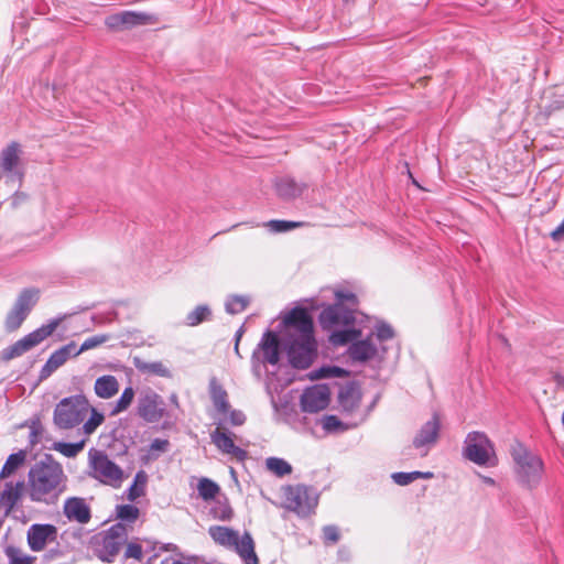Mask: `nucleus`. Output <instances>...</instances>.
I'll list each match as a JSON object with an SVG mask.
<instances>
[{
  "label": "nucleus",
  "instance_id": "obj_1",
  "mask_svg": "<svg viewBox=\"0 0 564 564\" xmlns=\"http://www.w3.org/2000/svg\"><path fill=\"white\" fill-rule=\"evenodd\" d=\"M66 479L62 465L51 454L44 455L28 473L30 499L34 502L54 503L65 490Z\"/></svg>",
  "mask_w": 564,
  "mask_h": 564
},
{
  "label": "nucleus",
  "instance_id": "obj_2",
  "mask_svg": "<svg viewBox=\"0 0 564 564\" xmlns=\"http://www.w3.org/2000/svg\"><path fill=\"white\" fill-rule=\"evenodd\" d=\"M510 455L518 482L528 489L536 488L544 473L542 458L518 440L511 444Z\"/></svg>",
  "mask_w": 564,
  "mask_h": 564
},
{
  "label": "nucleus",
  "instance_id": "obj_3",
  "mask_svg": "<svg viewBox=\"0 0 564 564\" xmlns=\"http://www.w3.org/2000/svg\"><path fill=\"white\" fill-rule=\"evenodd\" d=\"M210 538L219 545L232 549L245 564H259L254 552V542L249 532L239 536L238 532L228 527L212 525L208 529Z\"/></svg>",
  "mask_w": 564,
  "mask_h": 564
},
{
  "label": "nucleus",
  "instance_id": "obj_4",
  "mask_svg": "<svg viewBox=\"0 0 564 564\" xmlns=\"http://www.w3.org/2000/svg\"><path fill=\"white\" fill-rule=\"evenodd\" d=\"M282 345L289 364L294 369L305 370L310 368L317 357V341L314 334L283 336Z\"/></svg>",
  "mask_w": 564,
  "mask_h": 564
},
{
  "label": "nucleus",
  "instance_id": "obj_5",
  "mask_svg": "<svg viewBox=\"0 0 564 564\" xmlns=\"http://www.w3.org/2000/svg\"><path fill=\"white\" fill-rule=\"evenodd\" d=\"M360 336V329L349 327L330 333L329 341L334 346H344L350 343L351 345L348 349L350 358L355 361L366 362L376 357L378 349L371 340L372 335L365 339H358Z\"/></svg>",
  "mask_w": 564,
  "mask_h": 564
},
{
  "label": "nucleus",
  "instance_id": "obj_6",
  "mask_svg": "<svg viewBox=\"0 0 564 564\" xmlns=\"http://www.w3.org/2000/svg\"><path fill=\"white\" fill-rule=\"evenodd\" d=\"M89 411V401L84 394L62 399L55 406L53 422L61 430H70L84 422Z\"/></svg>",
  "mask_w": 564,
  "mask_h": 564
},
{
  "label": "nucleus",
  "instance_id": "obj_7",
  "mask_svg": "<svg viewBox=\"0 0 564 564\" xmlns=\"http://www.w3.org/2000/svg\"><path fill=\"white\" fill-rule=\"evenodd\" d=\"M463 456L479 466H495L497 456L494 443L484 432H469L465 438Z\"/></svg>",
  "mask_w": 564,
  "mask_h": 564
},
{
  "label": "nucleus",
  "instance_id": "obj_8",
  "mask_svg": "<svg viewBox=\"0 0 564 564\" xmlns=\"http://www.w3.org/2000/svg\"><path fill=\"white\" fill-rule=\"evenodd\" d=\"M59 322L61 319L58 318L51 319L47 324L42 325L41 327L29 333L14 344L4 348L1 352V359L3 361H9L31 350L33 347H35L36 345L45 340L48 336H51L57 328Z\"/></svg>",
  "mask_w": 564,
  "mask_h": 564
},
{
  "label": "nucleus",
  "instance_id": "obj_9",
  "mask_svg": "<svg viewBox=\"0 0 564 564\" xmlns=\"http://www.w3.org/2000/svg\"><path fill=\"white\" fill-rule=\"evenodd\" d=\"M89 465L93 468L94 478L106 485L118 487L122 480V469L101 451H89Z\"/></svg>",
  "mask_w": 564,
  "mask_h": 564
},
{
  "label": "nucleus",
  "instance_id": "obj_10",
  "mask_svg": "<svg viewBox=\"0 0 564 564\" xmlns=\"http://www.w3.org/2000/svg\"><path fill=\"white\" fill-rule=\"evenodd\" d=\"M284 496L288 509L301 517L311 514L317 506V498L305 485L288 486Z\"/></svg>",
  "mask_w": 564,
  "mask_h": 564
},
{
  "label": "nucleus",
  "instance_id": "obj_11",
  "mask_svg": "<svg viewBox=\"0 0 564 564\" xmlns=\"http://www.w3.org/2000/svg\"><path fill=\"white\" fill-rule=\"evenodd\" d=\"M137 414L148 423L159 422L165 414L163 398L148 388L138 397Z\"/></svg>",
  "mask_w": 564,
  "mask_h": 564
},
{
  "label": "nucleus",
  "instance_id": "obj_12",
  "mask_svg": "<svg viewBox=\"0 0 564 564\" xmlns=\"http://www.w3.org/2000/svg\"><path fill=\"white\" fill-rule=\"evenodd\" d=\"M355 313L341 303L329 304L324 307L318 316L319 324L325 330H336V327L352 326L355 323Z\"/></svg>",
  "mask_w": 564,
  "mask_h": 564
},
{
  "label": "nucleus",
  "instance_id": "obj_13",
  "mask_svg": "<svg viewBox=\"0 0 564 564\" xmlns=\"http://www.w3.org/2000/svg\"><path fill=\"white\" fill-rule=\"evenodd\" d=\"M284 336L314 334V323L308 311L302 306L292 308L283 318Z\"/></svg>",
  "mask_w": 564,
  "mask_h": 564
},
{
  "label": "nucleus",
  "instance_id": "obj_14",
  "mask_svg": "<svg viewBox=\"0 0 564 564\" xmlns=\"http://www.w3.org/2000/svg\"><path fill=\"white\" fill-rule=\"evenodd\" d=\"M128 531L124 524L118 522L111 525L102 538L101 552L105 554L102 560L111 562L119 554L122 545L127 542Z\"/></svg>",
  "mask_w": 564,
  "mask_h": 564
},
{
  "label": "nucleus",
  "instance_id": "obj_15",
  "mask_svg": "<svg viewBox=\"0 0 564 564\" xmlns=\"http://www.w3.org/2000/svg\"><path fill=\"white\" fill-rule=\"evenodd\" d=\"M441 433V420L438 414L434 413L432 417L425 422L413 438V447L423 449L422 456L427 455L430 448L434 446Z\"/></svg>",
  "mask_w": 564,
  "mask_h": 564
},
{
  "label": "nucleus",
  "instance_id": "obj_16",
  "mask_svg": "<svg viewBox=\"0 0 564 564\" xmlns=\"http://www.w3.org/2000/svg\"><path fill=\"white\" fill-rule=\"evenodd\" d=\"M21 145L17 141L10 142L0 152V170L3 174L15 176L21 182L24 172L20 169L21 164Z\"/></svg>",
  "mask_w": 564,
  "mask_h": 564
},
{
  "label": "nucleus",
  "instance_id": "obj_17",
  "mask_svg": "<svg viewBox=\"0 0 564 564\" xmlns=\"http://www.w3.org/2000/svg\"><path fill=\"white\" fill-rule=\"evenodd\" d=\"M57 539V528L50 523H34L26 532L29 547L33 552H41L46 544Z\"/></svg>",
  "mask_w": 564,
  "mask_h": 564
},
{
  "label": "nucleus",
  "instance_id": "obj_18",
  "mask_svg": "<svg viewBox=\"0 0 564 564\" xmlns=\"http://www.w3.org/2000/svg\"><path fill=\"white\" fill-rule=\"evenodd\" d=\"M329 404V390L325 386L306 389L301 395V409L304 412L317 413Z\"/></svg>",
  "mask_w": 564,
  "mask_h": 564
},
{
  "label": "nucleus",
  "instance_id": "obj_19",
  "mask_svg": "<svg viewBox=\"0 0 564 564\" xmlns=\"http://www.w3.org/2000/svg\"><path fill=\"white\" fill-rule=\"evenodd\" d=\"M231 432L221 431L217 427L210 433L212 443L224 454L236 457L239 462H243L248 457L246 449L235 445Z\"/></svg>",
  "mask_w": 564,
  "mask_h": 564
},
{
  "label": "nucleus",
  "instance_id": "obj_20",
  "mask_svg": "<svg viewBox=\"0 0 564 564\" xmlns=\"http://www.w3.org/2000/svg\"><path fill=\"white\" fill-rule=\"evenodd\" d=\"M70 357H77L75 355V341L64 345L50 356L40 371V380H45L51 377L52 373L62 367Z\"/></svg>",
  "mask_w": 564,
  "mask_h": 564
},
{
  "label": "nucleus",
  "instance_id": "obj_21",
  "mask_svg": "<svg viewBox=\"0 0 564 564\" xmlns=\"http://www.w3.org/2000/svg\"><path fill=\"white\" fill-rule=\"evenodd\" d=\"M63 513L69 521L86 524L90 521L91 511L84 498H67L63 506Z\"/></svg>",
  "mask_w": 564,
  "mask_h": 564
},
{
  "label": "nucleus",
  "instance_id": "obj_22",
  "mask_svg": "<svg viewBox=\"0 0 564 564\" xmlns=\"http://www.w3.org/2000/svg\"><path fill=\"white\" fill-rule=\"evenodd\" d=\"M24 486V481H18L15 484L8 481L4 484V489L0 494V511L3 512V518L9 517L21 500Z\"/></svg>",
  "mask_w": 564,
  "mask_h": 564
},
{
  "label": "nucleus",
  "instance_id": "obj_23",
  "mask_svg": "<svg viewBox=\"0 0 564 564\" xmlns=\"http://www.w3.org/2000/svg\"><path fill=\"white\" fill-rule=\"evenodd\" d=\"M280 339L272 330H267L258 345L263 352L264 364L276 365L280 360Z\"/></svg>",
  "mask_w": 564,
  "mask_h": 564
},
{
  "label": "nucleus",
  "instance_id": "obj_24",
  "mask_svg": "<svg viewBox=\"0 0 564 564\" xmlns=\"http://www.w3.org/2000/svg\"><path fill=\"white\" fill-rule=\"evenodd\" d=\"M147 19L148 17L144 13L123 11L108 17L106 24L111 29H128L134 25L144 24Z\"/></svg>",
  "mask_w": 564,
  "mask_h": 564
},
{
  "label": "nucleus",
  "instance_id": "obj_25",
  "mask_svg": "<svg viewBox=\"0 0 564 564\" xmlns=\"http://www.w3.org/2000/svg\"><path fill=\"white\" fill-rule=\"evenodd\" d=\"M306 188L304 183H297L290 176H282L275 181V191L283 199H294Z\"/></svg>",
  "mask_w": 564,
  "mask_h": 564
},
{
  "label": "nucleus",
  "instance_id": "obj_26",
  "mask_svg": "<svg viewBox=\"0 0 564 564\" xmlns=\"http://www.w3.org/2000/svg\"><path fill=\"white\" fill-rule=\"evenodd\" d=\"M338 401L344 411L352 412L359 406L361 401V392L354 382L347 383L340 388L338 393Z\"/></svg>",
  "mask_w": 564,
  "mask_h": 564
},
{
  "label": "nucleus",
  "instance_id": "obj_27",
  "mask_svg": "<svg viewBox=\"0 0 564 564\" xmlns=\"http://www.w3.org/2000/svg\"><path fill=\"white\" fill-rule=\"evenodd\" d=\"M209 394L216 410L221 414H227L230 408L228 393L216 378H212L209 381Z\"/></svg>",
  "mask_w": 564,
  "mask_h": 564
},
{
  "label": "nucleus",
  "instance_id": "obj_28",
  "mask_svg": "<svg viewBox=\"0 0 564 564\" xmlns=\"http://www.w3.org/2000/svg\"><path fill=\"white\" fill-rule=\"evenodd\" d=\"M94 390L99 398L110 399L118 393L119 382L115 376L105 375L97 378Z\"/></svg>",
  "mask_w": 564,
  "mask_h": 564
},
{
  "label": "nucleus",
  "instance_id": "obj_29",
  "mask_svg": "<svg viewBox=\"0 0 564 564\" xmlns=\"http://www.w3.org/2000/svg\"><path fill=\"white\" fill-rule=\"evenodd\" d=\"M40 300V290L36 288H26L23 289L14 305L26 315H29L32 308L36 305Z\"/></svg>",
  "mask_w": 564,
  "mask_h": 564
},
{
  "label": "nucleus",
  "instance_id": "obj_30",
  "mask_svg": "<svg viewBox=\"0 0 564 564\" xmlns=\"http://www.w3.org/2000/svg\"><path fill=\"white\" fill-rule=\"evenodd\" d=\"M134 367L142 373L154 375L162 378H171L172 373L162 361L147 362L135 357L133 359Z\"/></svg>",
  "mask_w": 564,
  "mask_h": 564
},
{
  "label": "nucleus",
  "instance_id": "obj_31",
  "mask_svg": "<svg viewBox=\"0 0 564 564\" xmlns=\"http://www.w3.org/2000/svg\"><path fill=\"white\" fill-rule=\"evenodd\" d=\"M26 456V449H20L17 453L10 454L1 468L0 478L4 479L14 474L25 463Z\"/></svg>",
  "mask_w": 564,
  "mask_h": 564
},
{
  "label": "nucleus",
  "instance_id": "obj_32",
  "mask_svg": "<svg viewBox=\"0 0 564 564\" xmlns=\"http://www.w3.org/2000/svg\"><path fill=\"white\" fill-rule=\"evenodd\" d=\"M433 477H434V474L432 471H419V470L410 471V473L398 471V473H393L391 475L392 480L399 486H406L420 478L431 479Z\"/></svg>",
  "mask_w": 564,
  "mask_h": 564
},
{
  "label": "nucleus",
  "instance_id": "obj_33",
  "mask_svg": "<svg viewBox=\"0 0 564 564\" xmlns=\"http://www.w3.org/2000/svg\"><path fill=\"white\" fill-rule=\"evenodd\" d=\"M86 441L82 440L76 443L55 442L53 449L59 452L62 455L72 458L77 456L84 448Z\"/></svg>",
  "mask_w": 564,
  "mask_h": 564
},
{
  "label": "nucleus",
  "instance_id": "obj_34",
  "mask_svg": "<svg viewBox=\"0 0 564 564\" xmlns=\"http://www.w3.org/2000/svg\"><path fill=\"white\" fill-rule=\"evenodd\" d=\"M212 316V311L208 305H198L186 316V324L188 326H197L200 323L208 321Z\"/></svg>",
  "mask_w": 564,
  "mask_h": 564
},
{
  "label": "nucleus",
  "instance_id": "obj_35",
  "mask_svg": "<svg viewBox=\"0 0 564 564\" xmlns=\"http://www.w3.org/2000/svg\"><path fill=\"white\" fill-rule=\"evenodd\" d=\"M349 376V371L338 366H324L315 370L311 376L312 379L322 378H345Z\"/></svg>",
  "mask_w": 564,
  "mask_h": 564
},
{
  "label": "nucleus",
  "instance_id": "obj_36",
  "mask_svg": "<svg viewBox=\"0 0 564 564\" xmlns=\"http://www.w3.org/2000/svg\"><path fill=\"white\" fill-rule=\"evenodd\" d=\"M219 489V486L208 478H202L197 485L198 495L205 501L214 499Z\"/></svg>",
  "mask_w": 564,
  "mask_h": 564
},
{
  "label": "nucleus",
  "instance_id": "obj_37",
  "mask_svg": "<svg viewBox=\"0 0 564 564\" xmlns=\"http://www.w3.org/2000/svg\"><path fill=\"white\" fill-rule=\"evenodd\" d=\"M26 317L28 315L24 312L20 311L15 305H13L4 321L6 329L8 332L17 330L18 328H20V326L22 325Z\"/></svg>",
  "mask_w": 564,
  "mask_h": 564
},
{
  "label": "nucleus",
  "instance_id": "obj_38",
  "mask_svg": "<svg viewBox=\"0 0 564 564\" xmlns=\"http://www.w3.org/2000/svg\"><path fill=\"white\" fill-rule=\"evenodd\" d=\"M267 468L278 477H283L292 471V466L279 457H269L265 460Z\"/></svg>",
  "mask_w": 564,
  "mask_h": 564
},
{
  "label": "nucleus",
  "instance_id": "obj_39",
  "mask_svg": "<svg viewBox=\"0 0 564 564\" xmlns=\"http://www.w3.org/2000/svg\"><path fill=\"white\" fill-rule=\"evenodd\" d=\"M147 479L148 476L143 470L135 475L133 484L128 489V499L130 501H134L144 495V486L147 484Z\"/></svg>",
  "mask_w": 564,
  "mask_h": 564
},
{
  "label": "nucleus",
  "instance_id": "obj_40",
  "mask_svg": "<svg viewBox=\"0 0 564 564\" xmlns=\"http://www.w3.org/2000/svg\"><path fill=\"white\" fill-rule=\"evenodd\" d=\"M134 398V390L132 387H127L120 398L117 400L115 406L111 410V415H117L123 411H126L132 403Z\"/></svg>",
  "mask_w": 564,
  "mask_h": 564
},
{
  "label": "nucleus",
  "instance_id": "obj_41",
  "mask_svg": "<svg viewBox=\"0 0 564 564\" xmlns=\"http://www.w3.org/2000/svg\"><path fill=\"white\" fill-rule=\"evenodd\" d=\"M170 442L167 440L163 438H155L150 444V447L148 449V454L144 456V460H155L160 457L162 453H165L169 451Z\"/></svg>",
  "mask_w": 564,
  "mask_h": 564
},
{
  "label": "nucleus",
  "instance_id": "obj_42",
  "mask_svg": "<svg viewBox=\"0 0 564 564\" xmlns=\"http://www.w3.org/2000/svg\"><path fill=\"white\" fill-rule=\"evenodd\" d=\"M249 304V299L242 295L229 296L226 301L225 308L229 314H239L243 312Z\"/></svg>",
  "mask_w": 564,
  "mask_h": 564
},
{
  "label": "nucleus",
  "instance_id": "obj_43",
  "mask_svg": "<svg viewBox=\"0 0 564 564\" xmlns=\"http://www.w3.org/2000/svg\"><path fill=\"white\" fill-rule=\"evenodd\" d=\"M210 514L214 519L220 521H229L234 516V510L227 499L224 501H217V503L210 509Z\"/></svg>",
  "mask_w": 564,
  "mask_h": 564
},
{
  "label": "nucleus",
  "instance_id": "obj_44",
  "mask_svg": "<svg viewBox=\"0 0 564 564\" xmlns=\"http://www.w3.org/2000/svg\"><path fill=\"white\" fill-rule=\"evenodd\" d=\"M90 416L83 425V432L86 435H91L98 426H100L105 421V415L101 412H98L95 408L89 405Z\"/></svg>",
  "mask_w": 564,
  "mask_h": 564
},
{
  "label": "nucleus",
  "instance_id": "obj_45",
  "mask_svg": "<svg viewBox=\"0 0 564 564\" xmlns=\"http://www.w3.org/2000/svg\"><path fill=\"white\" fill-rule=\"evenodd\" d=\"M139 513V509L133 505H121L117 507V517L121 521L134 522Z\"/></svg>",
  "mask_w": 564,
  "mask_h": 564
},
{
  "label": "nucleus",
  "instance_id": "obj_46",
  "mask_svg": "<svg viewBox=\"0 0 564 564\" xmlns=\"http://www.w3.org/2000/svg\"><path fill=\"white\" fill-rule=\"evenodd\" d=\"M272 232H286L301 226V223L289 220H269L264 224Z\"/></svg>",
  "mask_w": 564,
  "mask_h": 564
},
{
  "label": "nucleus",
  "instance_id": "obj_47",
  "mask_svg": "<svg viewBox=\"0 0 564 564\" xmlns=\"http://www.w3.org/2000/svg\"><path fill=\"white\" fill-rule=\"evenodd\" d=\"M4 553L10 564H31L33 560L31 556L22 555L20 549L11 545L6 547Z\"/></svg>",
  "mask_w": 564,
  "mask_h": 564
},
{
  "label": "nucleus",
  "instance_id": "obj_48",
  "mask_svg": "<svg viewBox=\"0 0 564 564\" xmlns=\"http://www.w3.org/2000/svg\"><path fill=\"white\" fill-rule=\"evenodd\" d=\"M107 338L108 336L106 335H95L85 339L79 348H77V345L75 344V355L78 356L86 350L100 346L107 340Z\"/></svg>",
  "mask_w": 564,
  "mask_h": 564
},
{
  "label": "nucleus",
  "instance_id": "obj_49",
  "mask_svg": "<svg viewBox=\"0 0 564 564\" xmlns=\"http://www.w3.org/2000/svg\"><path fill=\"white\" fill-rule=\"evenodd\" d=\"M322 427L327 433L336 432L339 427L343 426V422L336 415H325L321 420Z\"/></svg>",
  "mask_w": 564,
  "mask_h": 564
},
{
  "label": "nucleus",
  "instance_id": "obj_50",
  "mask_svg": "<svg viewBox=\"0 0 564 564\" xmlns=\"http://www.w3.org/2000/svg\"><path fill=\"white\" fill-rule=\"evenodd\" d=\"M43 426L40 421H33L30 425L29 445L34 447L40 441L43 434Z\"/></svg>",
  "mask_w": 564,
  "mask_h": 564
},
{
  "label": "nucleus",
  "instance_id": "obj_51",
  "mask_svg": "<svg viewBox=\"0 0 564 564\" xmlns=\"http://www.w3.org/2000/svg\"><path fill=\"white\" fill-rule=\"evenodd\" d=\"M339 539L340 534L336 525H325L323 528V540L325 544H335Z\"/></svg>",
  "mask_w": 564,
  "mask_h": 564
},
{
  "label": "nucleus",
  "instance_id": "obj_52",
  "mask_svg": "<svg viewBox=\"0 0 564 564\" xmlns=\"http://www.w3.org/2000/svg\"><path fill=\"white\" fill-rule=\"evenodd\" d=\"M376 336L379 341H384L394 336V330L389 324L382 322L376 326Z\"/></svg>",
  "mask_w": 564,
  "mask_h": 564
},
{
  "label": "nucleus",
  "instance_id": "obj_53",
  "mask_svg": "<svg viewBox=\"0 0 564 564\" xmlns=\"http://www.w3.org/2000/svg\"><path fill=\"white\" fill-rule=\"evenodd\" d=\"M335 299H336L335 303H341L343 305L346 302L350 303L351 305H356L358 302L356 294H354L351 292L336 291Z\"/></svg>",
  "mask_w": 564,
  "mask_h": 564
},
{
  "label": "nucleus",
  "instance_id": "obj_54",
  "mask_svg": "<svg viewBox=\"0 0 564 564\" xmlns=\"http://www.w3.org/2000/svg\"><path fill=\"white\" fill-rule=\"evenodd\" d=\"M229 414V423L232 426H241L245 424L247 417L246 414L241 410H230L227 413Z\"/></svg>",
  "mask_w": 564,
  "mask_h": 564
},
{
  "label": "nucleus",
  "instance_id": "obj_55",
  "mask_svg": "<svg viewBox=\"0 0 564 564\" xmlns=\"http://www.w3.org/2000/svg\"><path fill=\"white\" fill-rule=\"evenodd\" d=\"M142 546L138 543H129L127 545V550L124 553L126 557H133L135 560H141L142 557Z\"/></svg>",
  "mask_w": 564,
  "mask_h": 564
},
{
  "label": "nucleus",
  "instance_id": "obj_56",
  "mask_svg": "<svg viewBox=\"0 0 564 564\" xmlns=\"http://www.w3.org/2000/svg\"><path fill=\"white\" fill-rule=\"evenodd\" d=\"M64 555V552L59 549V547H53V549H50L45 554H44V560L45 561H54L58 557H62Z\"/></svg>",
  "mask_w": 564,
  "mask_h": 564
},
{
  "label": "nucleus",
  "instance_id": "obj_57",
  "mask_svg": "<svg viewBox=\"0 0 564 564\" xmlns=\"http://www.w3.org/2000/svg\"><path fill=\"white\" fill-rule=\"evenodd\" d=\"M564 237V219L561 224L551 232V238L555 241L561 240Z\"/></svg>",
  "mask_w": 564,
  "mask_h": 564
},
{
  "label": "nucleus",
  "instance_id": "obj_58",
  "mask_svg": "<svg viewBox=\"0 0 564 564\" xmlns=\"http://www.w3.org/2000/svg\"><path fill=\"white\" fill-rule=\"evenodd\" d=\"M243 333H245V327L242 325V326L239 327V329L235 334V347H234V350H235L236 355L238 357H240V358H241V355L239 352V341H240Z\"/></svg>",
  "mask_w": 564,
  "mask_h": 564
},
{
  "label": "nucleus",
  "instance_id": "obj_59",
  "mask_svg": "<svg viewBox=\"0 0 564 564\" xmlns=\"http://www.w3.org/2000/svg\"><path fill=\"white\" fill-rule=\"evenodd\" d=\"M486 482L490 484V485H494L495 484V480L492 478H486Z\"/></svg>",
  "mask_w": 564,
  "mask_h": 564
},
{
  "label": "nucleus",
  "instance_id": "obj_60",
  "mask_svg": "<svg viewBox=\"0 0 564 564\" xmlns=\"http://www.w3.org/2000/svg\"><path fill=\"white\" fill-rule=\"evenodd\" d=\"M138 485H142V479H138Z\"/></svg>",
  "mask_w": 564,
  "mask_h": 564
}]
</instances>
